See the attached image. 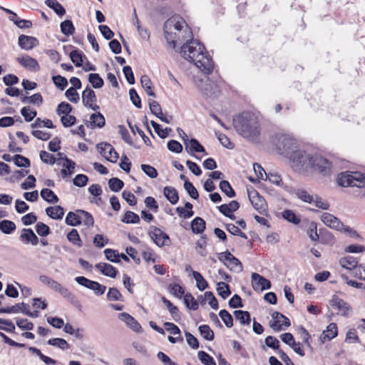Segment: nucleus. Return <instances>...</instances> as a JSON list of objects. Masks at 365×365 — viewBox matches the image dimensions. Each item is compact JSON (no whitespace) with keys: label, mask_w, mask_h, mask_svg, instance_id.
I'll return each instance as SVG.
<instances>
[{"label":"nucleus","mask_w":365,"mask_h":365,"mask_svg":"<svg viewBox=\"0 0 365 365\" xmlns=\"http://www.w3.org/2000/svg\"><path fill=\"white\" fill-rule=\"evenodd\" d=\"M66 98L73 103H77L79 101V95L73 87L69 88L65 93Z\"/></svg>","instance_id":"69168bd1"},{"label":"nucleus","mask_w":365,"mask_h":365,"mask_svg":"<svg viewBox=\"0 0 365 365\" xmlns=\"http://www.w3.org/2000/svg\"><path fill=\"white\" fill-rule=\"evenodd\" d=\"M217 290L218 294L224 299L231 294L229 285L225 282H219Z\"/></svg>","instance_id":"6e6d98bb"},{"label":"nucleus","mask_w":365,"mask_h":365,"mask_svg":"<svg viewBox=\"0 0 365 365\" xmlns=\"http://www.w3.org/2000/svg\"><path fill=\"white\" fill-rule=\"evenodd\" d=\"M251 278L252 286L255 291H263L271 287V283L269 280L267 279L263 276L257 273H252Z\"/></svg>","instance_id":"9b49d317"},{"label":"nucleus","mask_w":365,"mask_h":365,"mask_svg":"<svg viewBox=\"0 0 365 365\" xmlns=\"http://www.w3.org/2000/svg\"><path fill=\"white\" fill-rule=\"evenodd\" d=\"M20 240L25 244L31 243L32 245L38 243V238L31 229L24 228L20 235Z\"/></svg>","instance_id":"6ab92c4d"},{"label":"nucleus","mask_w":365,"mask_h":365,"mask_svg":"<svg viewBox=\"0 0 365 365\" xmlns=\"http://www.w3.org/2000/svg\"><path fill=\"white\" fill-rule=\"evenodd\" d=\"M16 229V225L12 221L4 220L0 221V230L4 234H10Z\"/></svg>","instance_id":"c9c22d12"},{"label":"nucleus","mask_w":365,"mask_h":365,"mask_svg":"<svg viewBox=\"0 0 365 365\" xmlns=\"http://www.w3.org/2000/svg\"><path fill=\"white\" fill-rule=\"evenodd\" d=\"M192 276L196 281V285L198 289L201 291L205 290L208 286L207 281L200 272L193 270H192Z\"/></svg>","instance_id":"72a5a7b5"},{"label":"nucleus","mask_w":365,"mask_h":365,"mask_svg":"<svg viewBox=\"0 0 365 365\" xmlns=\"http://www.w3.org/2000/svg\"><path fill=\"white\" fill-rule=\"evenodd\" d=\"M80 222L88 227L92 226L94 223L92 215L86 211L80 210Z\"/></svg>","instance_id":"8fccbe9b"},{"label":"nucleus","mask_w":365,"mask_h":365,"mask_svg":"<svg viewBox=\"0 0 365 365\" xmlns=\"http://www.w3.org/2000/svg\"><path fill=\"white\" fill-rule=\"evenodd\" d=\"M249 199L251 204L255 210L262 213L266 209V202L262 196L257 191H253L249 194Z\"/></svg>","instance_id":"f3484780"},{"label":"nucleus","mask_w":365,"mask_h":365,"mask_svg":"<svg viewBox=\"0 0 365 365\" xmlns=\"http://www.w3.org/2000/svg\"><path fill=\"white\" fill-rule=\"evenodd\" d=\"M31 128H42L46 127L48 128H54L52 121L49 119L41 120L38 118L35 120L34 123L31 125Z\"/></svg>","instance_id":"3c124183"},{"label":"nucleus","mask_w":365,"mask_h":365,"mask_svg":"<svg viewBox=\"0 0 365 365\" xmlns=\"http://www.w3.org/2000/svg\"><path fill=\"white\" fill-rule=\"evenodd\" d=\"M62 166L63 169L61 170V173L63 177H66L67 175H71L74 173L76 163L74 161H64Z\"/></svg>","instance_id":"a19ab883"},{"label":"nucleus","mask_w":365,"mask_h":365,"mask_svg":"<svg viewBox=\"0 0 365 365\" xmlns=\"http://www.w3.org/2000/svg\"><path fill=\"white\" fill-rule=\"evenodd\" d=\"M97 149L101 153V156L105 160H110L112 158H118V154L115 150L114 148L109 143H101L97 145Z\"/></svg>","instance_id":"ddd939ff"},{"label":"nucleus","mask_w":365,"mask_h":365,"mask_svg":"<svg viewBox=\"0 0 365 365\" xmlns=\"http://www.w3.org/2000/svg\"><path fill=\"white\" fill-rule=\"evenodd\" d=\"M46 212L48 216L54 220H61L62 219L64 215L63 208L60 206H54V207H48L46 209Z\"/></svg>","instance_id":"5701e85b"},{"label":"nucleus","mask_w":365,"mask_h":365,"mask_svg":"<svg viewBox=\"0 0 365 365\" xmlns=\"http://www.w3.org/2000/svg\"><path fill=\"white\" fill-rule=\"evenodd\" d=\"M72 110L71 106L66 102L61 103L57 108L56 112L58 115H66L69 114Z\"/></svg>","instance_id":"774afa93"},{"label":"nucleus","mask_w":365,"mask_h":365,"mask_svg":"<svg viewBox=\"0 0 365 365\" xmlns=\"http://www.w3.org/2000/svg\"><path fill=\"white\" fill-rule=\"evenodd\" d=\"M0 329L8 332H14L15 326L11 320L0 319Z\"/></svg>","instance_id":"e2e57ef3"},{"label":"nucleus","mask_w":365,"mask_h":365,"mask_svg":"<svg viewBox=\"0 0 365 365\" xmlns=\"http://www.w3.org/2000/svg\"><path fill=\"white\" fill-rule=\"evenodd\" d=\"M184 188L185 189V190L187 192V193L192 198H193V199L198 198V197H199L198 192H197V189L193 186V185L190 182L185 180V182L184 183Z\"/></svg>","instance_id":"052dcab7"},{"label":"nucleus","mask_w":365,"mask_h":365,"mask_svg":"<svg viewBox=\"0 0 365 365\" xmlns=\"http://www.w3.org/2000/svg\"><path fill=\"white\" fill-rule=\"evenodd\" d=\"M185 150L195 158H202L207 153L204 147L195 139L187 140L185 142Z\"/></svg>","instance_id":"0eeeda50"},{"label":"nucleus","mask_w":365,"mask_h":365,"mask_svg":"<svg viewBox=\"0 0 365 365\" xmlns=\"http://www.w3.org/2000/svg\"><path fill=\"white\" fill-rule=\"evenodd\" d=\"M336 181L338 185L341 187H364L365 186V174L360 172H343L338 175ZM362 196L365 199V190Z\"/></svg>","instance_id":"39448f33"},{"label":"nucleus","mask_w":365,"mask_h":365,"mask_svg":"<svg viewBox=\"0 0 365 365\" xmlns=\"http://www.w3.org/2000/svg\"><path fill=\"white\" fill-rule=\"evenodd\" d=\"M104 254L108 260L113 262H120V255L116 253V251L111 249H106L104 250Z\"/></svg>","instance_id":"0e129e2a"},{"label":"nucleus","mask_w":365,"mask_h":365,"mask_svg":"<svg viewBox=\"0 0 365 365\" xmlns=\"http://www.w3.org/2000/svg\"><path fill=\"white\" fill-rule=\"evenodd\" d=\"M39 280L42 284L48 286L50 289H53L55 292H56L57 289L60 285V284L58 282L53 280V279L48 277L46 275H41L39 277Z\"/></svg>","instance_id":"58836bf2"},{"label":"nucleus","mask_w":365,"mask_h":365,"mask_svg":"<svg viewBox=\"0 0 365 365\" xmlns=\"http://www.w3.org/2000/svg\"><path fill=\"white\" fill-rule=\"evenodd\" d=\"M140 83H141V85H142L143 88H144L145 91L146 92V93L148 96H153V97L155 96V94L153 90V83L148 76L145 75V76H141Z\"/></svg>","instance_id":"bb28decb"},{"label":"nucleus","mask_w":365,"mask_h":365,"mask_svg":"<svg viewBox=\"0 0 365 365\" xmlns=\"http://www.w3.org/2000/svg\"><path fill=\"white\" fill-rule=\"evenodd\" d=\"M314 173H318L323 176L331 175L333 173L331 161H313Z\"/></svg>","instance_id":"dca6fc26"},{"label":"nucleus","mask_w":365,"mask_h":365,"mask_svg":"<svg viewBox=\"0 0 365 365\" xmlns=\"http://www.w3.org/2000/svg\"><path fill=\"white\" fill-rule=\"evenodd\" d=\"M220 188L229 197H233L235 195L234 190L232 188L230 184L226 180L220 182Z\"/></svg>","instance_id":"864d4df0"},{"label":"nucleus","mask_w":365,"mask_h":365,"mask_svg":"<svg viewBox=\"0 0 365 365\" xmlns=\"http://www.w3.org/2000/svg\"><path fill=\"white\" fill-rule=\"evenodd\" d=\"M67 238L73 245L81 247L83 246L82 241L80 238L79 234L76 229H72L67 235Z\"/></svg>","instance_id":"f704fd0d"},{"label":"nucleus","mask_w":365,"mask_h":365,"mask_svg":"<svg viewBox=\"0 0 365 365\" xmlns=\"http://www.w3.org/2000/svg\"><path fill=\"white\" fill-rule=\"evenodd\" d=\"M235 317L242 324H250V314L247 311L237 310L234 312Z\"/></svg>","instance_id":"7c9ffc66"},{"label":"nucleus","mask_w":365,"mask_h":365,"mask_svg":"<svg viewBox=\"0 0 365 365\" xmlns=\"http://www.w3.org/2000/svg\"><path fill=\"white\" fill-rule=\"evenodd\" d=\"M170 292L178 298L184 294V289L178 284H172L169 286Z\"/></svg>","instance_id":"680f3d73"},{"label":"nucleus","mask_w":365,"mask_h":365,"mask_svg":"<svg viewBox=\"0 0 365 365\" xmlns=\"http://www.w3.org/2000/svg\"><path fill=\"white\" fill-rule=\"evenodd\" d=\"M150 124L155 130V132L161 138H165L168 135V132L171 130L170 128H162L160 125L155 122L154 120L150 121Z\"/></svg>","instance_id":"de8ad7c7"},{"label":"nucleus","mask_w":365,"mask_h":365,"mask_svg":"<svg viewBox=\"0 0 365 365\" xmlns=\"http://www.w3.org/2000/svg\"><path fill=\"white\" fill-rule=\"evenodd\" d=\"M61 31L66 36H70L74 34L75 27L70 20H65L61 23Z\"/></svg>","instance_id":"4c0bfd02"},{"label":"nucleus","mask_w":365,"mask_h":365,"mask_svg":"<svg viewBox=\"0 0 365 365\" xmlns=\"http://www.w3.org/2000/svg\"><path fill=\"white\" fill-rule=\"evenodd\" d=\"M219 260L232 271L241 272L243 267L240 261L234 257L230 252H225L220 254Z\"/></svg>","instance_id":"423d86ee"},{"label":"nucleus","mask_w":365,"mask_h":365,"mask_svg":"<svg viewBox=\"0 0 365 365\" xmlns=\"http://www.w3.org/2000/svg\"><path fill=\"white\" fill-rule=\"evenodd\" d=\"M192 232L195 233H201L205 229V222L201 217H195L191 222Z\"/></svg>","instance_id":"c756f323"},{"label":"nucleus","mask_w":365,"mask_h":365,"mask_svg":"<svg viewBox=\"0 0 365 365\" xmlns=\"http://www.w3.org/2000/svg\"><path fill=\"white\" fill-rule=\"evenodd\" d=\"M41 196L49 203H56L58 201V197L51 190L48 188H44L41 191Z\"/></svg>","instance_id":"2f4dec72"},{"label":"nucleus","mask_w":365,"mask_h":365,"mask_svg":"<svg viewBox=\"0 0 365 365\" xmlns=\"http://www.w3.org/2000/svg\"><path fill=\"white\" fill-rule=\"evenodd\" d=\"M163 194L169 202L175 205L179 200L178 193L173 187L167 186L164 188Z\"/></svg>","instance_id":"393cba45"},{"label":"nucleus","mask_w":365,"mask_h":365,"mask_svg":"<svg viewBox=\"0 0 365 365\" xmlns=\"http://www.w3.org/2000/svg\"><path fill=\"white\" fill-rule=\"evenodd\" d=\"M274 152L289 160H312L306 152L297 144L296 140L289 133H278L272 139Z\"/></svg>","instance_id":"f03ea898"},{"label":"nucleus","mask_w":365,"mask_h":365,"mask_svg":"<svg viewBox=\"0 0 365 365\" xmlns=\"http://www.w3.org/2000/svg\"><path fill=\"white\" fill-rule=\"evenodd\" d=\"M85 57L83 53L78 51H72L70 53V58L72 62L76 67H80L83 65V58Z\"/></svg>","instance_id":"37998d69"},{"label":"nucleus","mask_w":365,"mask_h":365,"mask_svg":"<svg viewBox=\"0 0 365 365\" xmlns=\"http://www.w3.org/2000/svg\"><path fill=\"white\" fill-rule=\"evenodd\" d=\"M19 46L21 49L29 51L38 45V41L34 36L20 35L18 39Z\"/></svg>","instance_id":"2eb2a0df"},{"label":"nucleus","mask_w":365,"mask_h":365,"mask_svg":"<svg viewBox=\"0 0 365 365\" xmlns=\"http://www.w3.org/2000/svg\"><path fill=\"white\" fill-rule=\"evenodd\" d=\"M118 319L125 322L130 329L135 331L140 330V324L129 314L123 312L118 314Z\"/></svg>","instance_id":"aec40b11"},{"label":"nucleus","mask_w":365,"mask_h":365,"mask_svg":"<svg viewBox=\"0 0 365 365\" xmlns=\"http://www.w3.org/2000/svg\"><path fill=\"white\" fill-rule=\"evenodd\" d=\"M36 230L38 235L40 236L45 237L50 233V229L48 226L41 222H38L36 225Z\"/></svg>","instance_id":"338daca9"},{"label":"nucleus","mask_w":365,"mask_h":365,"mask_svg":"<svg viewBox=\"0 0 365 365\" xmlns=\"http://www.w3.org/2000/svg\"><path fill=\"white\" fill-rule=\"evenodd\" d=\"M337 335V327L334 323H331L327 326V330L323 331L320 336L322 343L330 341Z\"/></svg>","instance_id":"412c9836"},{"label":"nucleus","mask_w":365,"mask_h":365,"mask_svg":"<svg viewBox=\"0 0 365 365\" xmlns=\"http://www.w3.org/2000/svg\"><path fill=\"white\" fill-rule=\"evenodd\" d=\"M290 167L297 173L302 175H312L314 173L313 161H289Z\"/></svg>","instance_id":"6e6552de"},{"label":"nucleus","mask_w":365,"mask_h":365,"mask_svg":"<svg viewBox=\"0 0 365 365\" xmlns=\"http://www.w3.org/2000/svg\"><path fill=\"white\" fill-rule=\"evenodd\" d=\"M184 303L190 309L196 310L198 308V303L190 293H187L184 295Z\"/></svg>","instance_id":"a18cd8bd"},{"label":"nucleus","mask_w":365,"mask_h":365,"mask_svg":"<svg viewBox=\"0 0 365 365\" xmlns=\"http://www.w3.org/2000/svg\"><path fill=\"white\" fill-rule=\"evenodd\" d=\"M122 221L125 223H138L140 221L139 216L131 211H127L123 218L122 219Z\"/></svg>","instance_id":"13d9d810"},{"label":"nucleus","mask_w":365,"mask_h":365,"mask_svg":"<svg viewBox=\"0 0 365 365\" xmlns=\"http://www.w3.org/2000/svg\"><path fill=\"white\" fill-rule=\"evenodd\" d=\"M182 56L190 62H192L205 74L212 72L214 63L203 44L197 40L187 39L186 43L181 47Z\"/></svg>","instance_id":"f257e3e1"},{"label":"nucleus","mask_w":365,"mask_h":365,"mask_svg":"<svg viewBox=\"0 0 365 365\" xmlns=\"http://www.w3.org/2000/svg\"><path fill=\"white\" fill-rule=\"evenodd\" d=\"M21 101L24 103H32L40 106L43 102V98L41 93H36L31 96H23L21 97Z\"/></svg>","instance_id":"e433bc0d"},{"label":"nucleus","mask_w":365,"mask_h":365,"mask_svg":"<svg viewBox=\"0 0 365 365\" xmlns=\"http://www.w3.org/2000/svg\"><path fill=\"white\" fill-rule=\"evenodd\" d=\"M45 3L49 8L52 9L57 15L62 16L66 14L65 9L56 0H46Z\"/></svg>","instance_id":"cd10ccee"},{"label":"nucleus","mask_w":365,"mask_h":365,"mask_svg":"<svg viewBox=\"0 0 365 365\" xmlns=\"http://www.w3.org/2000/svg\"><path fill=\"white\" fill-rule=\"evenodd\" d=\"M96 267L104 275L115 278L116 277L117 270L114 267L107 263H98Z\"/></svg>","instance_id":"4be33fe9"},{"label":"nucleus","mask_w":365,"mask_h":365,"mask_svg":"<svg viewBox=\"0 0 365 365\" xmlns=\"http://www.w3.org/2000/svg\"><path fill=\"white\" fill-rule=\"evenodd\" d=\"M219 315L227 327L230 328L233 326L232 317L227 311L221 310Z\"/></svg>","instance_id":"5fc2aeb1"},{"label":"nucleus","mask_w":365,"mask_h":365,"mask_svg":"<svg viewBox=\"0 0 365 365\" xmlns=\"http://www.w3.org/2000/svg\"><path fill=\"white\" fill-rule=\"evenodd\" d=\"M83 103L85 106L91 108L93 110L99 109V106L93 103L96 101L95 92L88 86L83 91L82 93Z\"/></svg>","instance_id":"4468645a"},{"label":"nucleus","mask_w":365,"mask_h":365,"mask_svg":"<svg viewBox=\"0 0 365 365\" xmlns=\"http://www.w3.org/2000/svg\"><path fill=\"white\" fill-rule=\"evenodd\" d=\"M21 114L24 116L26 121L30 122L36 116L37 113L31 107L25 106L21 108Z\"/></svg>","instance_id":"79ce46f5"},{"label":"nucleus","mask_w":365,"mask_h":365,"mask_svg":"<svg viewBox=\"0 0 365 365\" xmlns=\"http://www.w3.org/2000/svg\"><path fill=\"white\" fill-rule=\"evenodd\" d=\"M272 317L273 322H270V327L276 331L282 330L283 329L282 326L288 327L291 324L289 319L278 312H273Z\"/></svg>","instance_id":"9d476101"},{"label":"nucleus","mask_w":365,"mask_h":365,"mask_svg":"<svg viewBox=\"0 0 365 365\" xmlns=\"http://www.w3.org/2000/svg\"><path fill=\"white\" fill-rule=\"evenodd\" d=\"M199 360L205 365H216L214 359L204 351L197 353Z\"/></svg>","instance_id":"49530a36"},{"label":"nucleus","mask_w":365,"mask_h":365,"mask_svg":"<svg viewBox=\"0 0 365 365\" xmlns=\"http://www.w3.org/2000/svg\"><path fill=\"white\" fill-rule=\"evenodd\" d=\"M331 306L336 308L343 316H346L349 313V305L341 299L338 298L333 299L331 301Z\"/></svg>","instance_id":"a878e982"},{"label":"nucleus","mask_w":365,"mask_h":365,"mask_svg":"<svg viewBox=\"0 0 365 365\" xmlns=\"http://www.w3.org/2000/svg\"><path fill=\"white\" fill-rule=\"evenodd\" d=\"M296 195L304 202L311 203L313 201V196L307 191L303 189H299L296 191Z\"/></svg>","instance_id":"bf43d9fd"},{"label":"nucleus","mask_w":365,"mask_h":365,"mask_svg":"<svg viewBox=\"0 0 365 365\" xmlns=\"http://www.w3.org/2000/svg\"><path fill=\"white\" fill-rule=\"evenodd\" d=\"M88 81L94 88H100L103 86V80L98 73H90Z\"/></svg>","instance_id":"09e8293b"},{"label":"nucleus","mask_w":365,"mask_h":365,"mask_svg":"<svg viewBox=\"0 0 365 365\" xmlns=\"http://www.w3.org/2000/svg\"><path fill=\"white\" fill-rule=\"evenodd\" d=\"M339 263L341 267L349 270H351L357 266V261L354 257L351 256L341 258Z\"/></svg>","instance_id":"473e14b6"},{"label":"nucleus","mask_w":365,"mask_h":365,"mask_svg":"<svg viewBox=\"0 0 365 365\" xmlns=\"http://www.w3.org/2000/svg\"><path fill=\"white\" fill-rule=\"evenodd\" d=\"M321 220L325 225L331 228L339 230V228L342 227V223L339 220L330 213L324 212L321 215Z\"/></svg>","instance_id":"a211bd4d"},{"label":"nucleus","mask_w":365,"mask_h":365,"mask_svg":"<svg viewBox=\"0 0 365 365\" xmlns=\"http://www.w3.org/2000/svg\"><path fill=\"white\" fill-rule=\"evenodd\" d=\"M66 223L71 226H77L81 224L80 222V210L76 212H69L66 217Z\"/></svg>","instance_id":"c85d7f7f"},{"label":"nucleus","mask_w":365,"mask_h":365,"mask_svg":"<svg viewBox=\"0 0 365 365\" xmlns=\"http://www.w3.org/2000/svg\"><path fill=\"white\" fill-rule=\"evenodd\" d=\"M52 80L55 86L61 91L64 90L68 86V81L66 78L60 75L53 76Z\"/></svg>","instance_id":"4d7b16f0"},{"label":"nucleus","mask_w":365,"mask_h":365,"mask_svg":"<svg viewBox=\"0 0 365 365\" xmlns=\"http://www.w3.org/2000/svg\"><path fill=\"white\" fill-rule=\"evenodd\" d=\"M199 331L201 336L206 340L211 341L214 339V332L208 325H201L199 327Z\"/></svg>","instance_id":"c03bdc74"},{"label":"nucleus","mask_w":365,"mask_h":365,"mask_svg":"<svg viewBox=\"0 0 365 365\" xmlns=\"http://www.w3.org/2000/svg\"><path fill=\"white\" fill-rule=\"evenodd\" d=\"M17 61L26 69L38 71L40 68L37 61L27 54H22L17 58Z\"/></svg>","instance_id":"f8f14e48"},{"label":"nucleus","mask_w":365,"mask_h":365,"mask_svg":"<svg viewBox=\"0 0 365 365\" xmlns=\"http://www.w3.org/2000/svg\"><path fill=\"white\" fill-rule=\"evenodd\" d=\"M236 131L250 140H255L260 133L257 118L252 113L245 112L233 118Z\"/></svg>","instance_id":"20e7f679"},{"label":"nucleus","mask_w":365,"mask_h":365,"mask_svg":"<svg viewBox=\"0 0 365 365\" xmlns=\"http://www.w3.org/2000/svg\"><path fill=\"white\" fill-rule=\"evenodd\" d=\"M164 31L167 43L172 48H175L177 42L187 41L192 36L190 28L179 16L168 19L164 24Z\"/></svg>","instance_id":"7ed1b4c3"},{"label":"nucleus","mask_w":365,"mask_h":365,"mask_svg":"<svg viewBox=\"0 0 365 365\" xmlns=\"http://www.w3.org/2000/svg\"><path fill=\"white\" fill-rule=\"evenodd\" d=\"M105 125V118L101 113H93L90 116L89 125L91 128H102Z\"/></svg>","instance_id":"b1692460"},{"label":"nucleus","mask_w":365,"mask_h":365,"mask_svg":"<svg viewBox=\"0 0 365 365\" xmlns=\"http://www.w3.org/2000/svg\"><path fill=\"white\" fill-rule=\"evenodd\" d=\"M148 234L158 246L163 247L169 245L170 239L168 235L163 232L160 229L156 227H151Z\"/></svg>","instance_id":"1a4fd4ad"},{"label":"nucleus","mask_w":365,"mask_h":365,"mask_svg":"<svg viewBox=\"0 0 365 365\" xmlns=\"http://www.w3.org/2000/svg\"><path fill=\"white\" fill-rule=\"evenodd\" d=\"M108 185L112 191L118 192L123 188L124 183L121 180L113 178L108 180Z\"/></svg>","instance_id":"603ef678"},{"label":"nucleus","mask_w":365,"mask_h":365,"mask_svg":"<svg viewBox=\"0 0 365 365\" xmlns=\"http://www.w3.org/2000/svg\"><path fill=\"white\" fill-rule=\"evenodd\" d=\"M49 345L56 346L62 350H66L69 349V344L68 342L61 338H54L48 341Z\"/></svg>","instance_id":"ea45409f"}]
</instances>
